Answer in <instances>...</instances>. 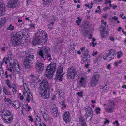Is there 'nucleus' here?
I'll list each match as a JSON object with an SVG mask.
<instances>
[{
  "label": "nucleus",
  "instance_id": "f257e3e1",
  "mask_svg": "<svg viewBox=\"0 0 126 126\" xmlns=\"http://www.w3.org/2000/svg\"><path fill=\"white\" fill-rule=\"evenodd\" d=\"M8 55V57L4 58L2 62L4 63L5 64L7 63V61L10 62V63L13 70L11 69L8 68L7 70L10 71L11 72L14 74L16 73V71L17 72H19L20 71V69L17 61L16 60H13L12 62V59L13 56L12 53L10 52H8L7 53Z\"/></svg>",
  "mask_w": 126,
  "mask_h": 126
},
{
  "label": "nucleus",
  "instance_id": "f03ea898",
  "mask_svg": "<svg viewBox=\"0 0 126 126\" xmlns=\"http://www.w3.org/2000/svg\"><path fill=\"white\" fill-rule=\"evenodd\" d=\"M28 37L26 32H24L23 33L22 32H18L11 38V42L15 45H21L24 43V40L27 42L26 39Z\"/></svg>",
  "mask_w": 126,
  "mask_h": 126
},
{
  "label": "nucleus",
  "instance_id": "7ed1b4c3",
  "mask_svg": "<svg viewBox=\"0 0 126 126\" xmlns=\"http://www.w3.org/2000/svg\"><path fill=\"white\" fill-rule=\"evenodd\" d=\"M47 35L45 32L41 29L38 30L36 33V37L32 41L33 44L35 45L39 44H44L47 40Z\"/></svg>",
  "mask_w": 126,
  "mask_h": 126
},
{
  "label": "nucleus",
  "instance_id": "20e7f679",
  "mask_svg": "<svg viewBox=\"0 0 126 126\" xmlns=\"http://www.w3.org/2000/svg\"><path fill=\"white\" fill-rule=\"evenodd\" d=\"M49 50V47L44 46L41 48L40 50L38 51L37 54L44 60L47 59L50 61L52 59L51 56L47 54Z\"/></svg>",
  "mask_w": 126,
  "mask_h": 126
},
{
  "label": "nucleus",
  "instance_id": "39448f33",
  "mask_svg": "<svg viewBox=\"0 0 126 126\" xmlns=\"http://www.w3.org/2000/svg\"><path fill=\"white\" fill-rule=\"evenodd\" d=\"M56 68V63L51 62L46 68L45 72L46 76L48 78H52L55 73Z\"/></svg>",
  "mask_w": 126,
  "mask_h": 126
},
{
  "label": "nucleus",
  "instance_id": "423d86ee",
  "mask_svg": "<svg viewBox=\"0 0 126 126\" xmlns=\"http://www.w3.org/2000/svg\"><path fill=\"white\" fill-rule=\"evenodd\" d=\"M2 119L3 122L6 123H11L13 120V115L8 110H5L0 111Z\"/></svg>",
  "mask_w": 126,
  "mask_h": 126
},
{
  "label": "nucleus",
  "instance_id": "0eeeda50",
  "mask_svg": "<svg viewBox=\"0 0 126 126\" xmlns=\"http://www.w3.org/2000/svg\"><path fill=\"white\" fill-rule=\"evenodd\" d=\"M23 53L25 55L26 57L24 61V64L25 66H27L26 67H28V66L31 64L32 61L33 59L34 56L28 51L23 52Z\"/></svg>",
  "mask_w": 126,
  "mask_h": 126
},
{
  "label": "nucleus",
  "instance_id": "6e6552de",
  "mask_svg": "<svg viewBox=\"0 0 126 126\" xmlns=\"http://www.w3.org/2000/svg\"><path fill=\"white\" fill-rule=\"evenodd\" d=\"M23 87L24 88V90L23 92V94L26 98V100L29 102L30 101V100H32V96L30 93V91L29 89L25 83H23Z\"/></svg>",
  "mask_w": 126,
  "mask_h": 126
},
{
  "label": "nucleus",
  "instance_id": "1a4fd4ad",
  "mask_svg": "<svg viewBox=\"0 0 126 126\" xmlns=\"http://www.w3.org/2000/svg\"><path fill=\"white\" fill-rule=\"evenodd\" d=\"M102 25L100 28V31L101 37L103 38H106L108 36V32L106 30V22H104V20H101Z\"/></svg>",
  "mask_w": 126,
  "mask_h": 126
},
{
  "label": "nucleus",
  "instance_id": "9d476101",
  "mask_svg": "<svg viewBox=\"0 0 126 126\" xmlns=\"http://www.w3.org/2000/svg\"><path fill=\"white\" fill-rule=\"evenodd\" d=\"M41 114L45 121L47 122L48 121L49 123H51L52 122V119L51 118L48 117V110L47 109L44 108L42 110L41 109Z\"/></svg>",
  "mask_w": 126,
  "mask_h": 126
},
{
  "label": "nucleus",
  "instance_id": "9b49d317",
  "mask_svg": "<svg viewBox=\"0 0 126 126\" xmlns=\"http://www.w3.org/2000/svg\"><path fill=\"white\" fill-rule=\"evenodd\" d=\"M78 73L76 69L73 67L69 68L68 71L67 76L71 79H74L75 77H77L78 75Z\"/></svg>",
  "mask_w": 126,
  "mask_h": 126
},
{
  "label": "nucleus",
  "instance_id": "f8f14e48",
  "mask_svg": "<svg viewBox=\"0 0 126 126\" xmlns=\"http://www.w3.org/2000/svg\"><path fill=\"white\" fill-rule=\"evenodd\" d=\"M63 67L62 66H60L58 68L56 73L55 79L57 80H58L61 81L62 78L63 77L64 73H63Z\"/></svg>",
  "mask_w": 126,
  "mask_h": 126
},
{
  "label": "nucleus",
  "instance_id": "ddd939ff",
  "mask_svg": "<svg viewBox=\"0 0 126 126\" xmlns=\"http://www.w3.org/2000/svg\"><path fill=\"white\" fill-rule=\"evenodd\" d=\"M100 77V75L98 74H95L93 75L90 83L91 86H95L98 84Z\"/></svg>",
  "mask_w": 126,
  "mask_h": 126
},
{
  "label": "nucleus",
  "instance_id": "4468645a",
  "mask_svg": "<svg viewBox=\"0 0 126 126\" xmlns=\"http://www.w3.org/2000/svg\"><path fill=\"white\" fill-rule=\"evenodd\" d=\"M39 90L47 89L49 86L48 82L46 79H43L39 85Z\"/></svg>",
  "mask_w": 126,
  "mask_h": 126
},
{
  "label": "nucleus",
  "instance_id": "2eb2a0df",
  "mask_svg": "<svg viewBox=\"0 0 126 126\" xmlns=\"http://www.w3.org/2000/svg\"><path fill=\"white\" fill-rule=\"evenodd\" d=\"M107 105L108 106L107 109V112L109 113L112 112H113V108L115 106V104L114 102L113 101H109L107 103V104H105L104 105Z\"/></svg>",
  "mask_w": 126,
  "mask_h": 126
},
{
  "label": "nucleus",
  "instance_id": "dca6fc26",
  "mask_svg": "<svg viewBox=\"0 0 126 126\" xmlns=\"http://www.w3.org/2000/svg\"><path fill=\"white\" fill-rule=\"evenodd\" d=\"M39 91V93L42 98L44 99H47L49 98L50 94L49 91H47V89Z\"/></svg>",
  "mask_w": 126,
  "mask_h": 126
},
{
  "label": "nucleus",
  "instance_id": "f3484780",
  "mask_svg": "<svg viewBox=\"0 0 126 126\" xmlns=\"http://www.w3.org/2000/svg\"><path fill=\"white\" fill-rule=\"evenodd\" d=\"M19 4L18 1L12 0L10 1L7 3V6L10 8L15 7L18 6Z\"/></svg>",
  "mask_w": 126,
  "mask_h": 126
},
{
  "label": "nucleus",
  "instance_id": "a211bd4d",
  "mask_svg": "<svg viewBox=\"0 0 126 126\" xmlns=\"http://www.w3.org/2000/svg\"><path fill=\"white\" fill-rule=\"evenodd\" d=\"M63 118V120L66 123L70 122L71 119L70 115L68 111H66L64 113Z\"/></svg>",
  "mask_w": 126,
  "mask_h": 126
},
{
  "label": "nucleus",
  "instance_id": "6ab92c4d",
  "mask_svg": "<svg viewBox=\"0 0 126 126\" xmlns=\"http://www.w3.org/2000/svg\"><path fill=\"white\" fill-rule=\"evenodd\" d=\"M37 70L39 73H41L44 69V64L41 62L38 61L36 63Z\"/></svg>",
  "mask_w": 126,
  "mask_h": 126
},
{
  "label": "nucleus",
  "instance_id": "aec40b11",
  "mask_svg": "<svg viewBox=\"0 0 126 126\" xmlns=\"http://www.w3.org/2000/svg\"><path fill=\"white\" fill-rule=\"evenodd\" d=\"M78 82L82 86L85 87L86 85V79L85 78L82 77L78 78Z\"/></svg>",
  "mask_w": 126,
  "mask_h": 126
},
{
  "label": "nucleus",
  "instance_id": "412c9836",
  "mask_svg": "<svg viewBox=\"0 0 126 126\" xmlns=\"http://www.w3.org/2000/svg\"><path fill=\"white\" fill-rule=\"evenodd\" d=\"M86 116L87 117H90V119L92 116L93 112L92 109L90 107H88L86 109Z\"/></svg>",
  "mask_w": 126,
  "mask_h": 126
},
{
  "label": "nucleus",
  "instance_id": "4be33fe9",
  "mask_svg": "<svg viewBox=\"0 0 126 126\" xmlns=\"http://www.w3.org/2000/svg\"><path fill=\"white\" fill-rule=\"evenodd\" d=\"M5 5L3 3L0 4V16L3 15L5 12Z\"/></svg>",
  "mask_w": 126,
  "mask_h": 126
},
{
  "label": "nucleus",
  "instance_id": "5701e85b",
  "mask_svg": "<svg viewBox=\"0 0 126 126\" xmlns=\"http://www.w3.org/2000/svg\"><path fill=\"white\" fill-rule=\"evenodd\" d=\"M108 53L112 59L115 56L116 53L115 50L113 49H111L109 50Z\"/></svg>",
  "mask_w": 126,
  "mask_h": 126
},
{
  "label": "nucleus",
  "instance_id": "b1692460",
  "mask_svg": "<svg viewBox=\"0 0 126 126\" xmlns=\"http://www.w3.org/2000/svg\"><path fill=\"white\" fill-rule=\"evenodd\" d=\"M7 21L6 18H0V28L3 26Z\"/></svg>",
  "mask_w": 126,
  "mask_h": 126
},
{
  "label": "nucleus",
  "instance_id": "393cba45",
  "mask_svg": "<svg viewBox=\"0 0 126 126\" xmlns=\"http://www.w3.org/2000/svg\"><path fill=\"white\" fill-rule=\"evenodd\" d=\"M109 87L108 86L105 85L104 86H102L100 88V91L103 93L105 92H107L109 90Z\"/></svg>",
  "mask_w": 126,
  "mask_h": 126
},
{
  "label": "nucleus",
  "instance_id": "a878e982",
  "mask_svg": "<svg viewBox=\"0 0 126 126\" xmlns=\"http://www.w3.org/2000/svg\"><path fill=\"white\" fill-rule=\"evenodd\" d=\"M11 104L14 108L17 109L19 107V105L18 102L16 101H12Z\"/></svg>",
  "mask_w": 126,
  "mask_h": 126
},
{
  "label": "nucleus",
  "instance_id": "bb28decb",
  "mask_svg": "<svg viewBox=\"0 0 126 126\" xmlns=\"http://www.w3.org/2000/svg\"><path fill=\"white\" fill-rule=\"evenodd\" d=\"M103 58L105 60L110 61L112 59L109 54L108 53H105L104 54L103 56Z\"/></svg>",
  "mask_w": 126,
  "mask_h": 126
},
{
  "label": "nucleus",
  "instance_id": "cd10ccee",
  "mask_svg": "<svg viewBox=\"0 0 126 126\" xmlns=\"http://www.w3.org/2000/svg\"><path fill=\"white\" fill-rule=\"evenodd\" d=\"M3 91L4 93L6 95H12V92L7 88L5 87L3 88Z\"/></svg>",
  "mask_w": 126,
  "mask_h": 126
},
{
  "label": "nucleus",
  "instance_id": "c85d7f7f",
  "mask_svg": "<svg viewBox=\"0 0 126 126\" xmlns=\"http://www.w3.org/2000/svg\"><path fill=\"white\" fill-rule=\"evenodd\" d=\"M79 122L81 125L82 126H86V123L84 120L83 118L81 116L79 117Z\"/></svg>",
  "mask_w": 126,
  "mask_h": 126
},
{
  "label": "nucleus",
  "instance_id": "c756f323",
  "mask_svg": "<svg viewBox=\"0 0 126 126\" xmlns=\"http://www.w3.org/2000/svg\"><path fill=\"white\" fill-rule=\"evenodd\" d=\"M50 107V109L52 112H53L54 111L57 110V108L56 105L53 104H51Z\"/></svg>",
  "mask_w": 126,
  "mask_h": 126
},
{
  "label": "nucleus",
  "instance_id": "7c9ffc66",
  "mask_svg": "<svg viewBox=\"0 0 126 126\" xmlns=\"http://www.w3.org/2000/svg\"><path fill=\"white\" fill-rule=\"evenodd\" d=\"M12 91L14 94H15L17 89V86L15 84H13L12 86Z\"/></svg>",
  "mask_w": 126,
  "mask_h": 126
},
{
  "label": "nucleus",
  "instance_id": "2f4dec72",
  "mask_svg": "<svg viewBox=\"0 0 126 126\" xmlns=\"http://www.w3.org/2000/svg\"><path fill=\"white\" fill-rule=\"evenodd\" d=\"M36 120L35 123V125L37 126H39L40 125L41 123L40 122V118L37 116L36 117Z\"/></svg>",
  "mask_w": 126,
  "mask_h": 126
},
{
  "label": "nucleus",
  "instance_id": "473e14b6",
  "mask_svg": "<svg viewBox=\"0 0 126 126\" xmlns=\"http://www.w3.org/2000/svg\"><path fill=\"white\" fill-rule=\"evenodd\" d=\"M88 57L82 56V60L85 63H89L90 62V60L89 59L87 58Z\"/></svg>",
  "mask_w": 126,
  "mask_h": 126
},
{
  "label": "nucleus",
  "instance_id": "72a5a7b5",
  "mask_svg": "<svg viewBox=\"0 0 126 126\" xmlns=\"http://www.w3.org/2000/svg\"><path fill=\"white\" fill-rule=\"evenodd\" d=\"M83 53L84 57H88L89 58H91V56L88 54L89 51L87 49H86L85 50V51H83Z\"/></svg>",
  "mask_w": 126,
  "mask_h": 126
},
{
  "label": "nucleus",
  "instance_id": "f704fd0d",
  "mask_svg": "<svg viewBox=\"0 0 126 126\" xmlns=\"http://www.w3.org/2000/svg\"><path fill=\"white\" fill-rule=\"evenodd\" d=\"M92 39V41L90 43V45L93 47H94L96 44L97 43L95 42V39L94 38H93Z\"/></svg>",
  "mask_w": 126,
  "mask_h": 126
},
{
  "label": "nucleus",
  "instance_id": "c9c22d12",
  "mask_svg": "<svg viewBox=\"0 0 126 126\" xmlns=\"http://www.w3.org/2000/svg\"><path fill=\"white\" fill-rule=\"evenodd\" d=\"M59 96V97H63L64 95V92L62 90H61L58 92Z\"/></svg>",
  "mask_w": 126,
  "mask_h": 126
},
{
  "label": "nucleus",
  "instance_id": "e433bc0d",
  "mask_svg": "<svg viewBox=\"0 0 126 126\" xmlns=\"http://www.w3.org/2000/svg\"><path fill=\"white\" fill-rule=\"evenodd\" d=\"M59 103L61 105L62 108H66V106L65 104V102L63 100L62 101H60Z\"/></svg>",
  "mask_w": 126,
  "mask_h": 126
},
{
  "label": "nucleus",
  "instance_id": "4c0bfd02",
  "mask_svg": "<svg viewBox=\"0 0 126 126\" xmlns=\"http://www.w3.org/2000/svg\"><path fill=\"white\" fill-rule=\"evenodd\" d=\"M101 110L100 108L99 107H96L95 109V113L98 114L100 113V111Z\"/></svg>",
  "mask_w": 126,
  "mask_h": 126
},
{
  "label": "nucleus",
  "instance_id": "58836bf2",
  "mask_svg": "<svg viewBox=\"0 0 126 126\" xmlns=\"http://www.w3.org/2000/svg\"><path fill=\"white\" fill-rule=\"evenodd\" d=\"M14 26L11 24H10L8 26L7 29L8 30L12 31L14 29Z\"/></svg>",
  "mask_w": 126,
  "mask_h": 126
},
{
  "label": "nucleus",
  "instance_id": "ea45409f",
  "mask_svg": "<svg viewBox=\"0 0 126 126\" xmlns=\"http://www.w3.org/2000/svg\"><path fill=\"white\" fill-rule=\"evenodd\" d=\"M122 62V60H120L115 62L114 63L115 65V66H118L119 64H120Z\"/></svg>",
  "mask_w": 126,
  "mask_h": 126
},
{
  "label": "nucleus",
  "instance_id": "a19ab883",
  "mask_svg": "<svg viewBox=\"0 0 126 126\" xmlns=\"http://www.w3.org/2000/svg\"><path fill=\"white\" fill-rule=\"evenodd\" d=\"M5 102L7 104L9 105L11 104L12 101L11 100L5 98L4 100Z\"/></svg>",
  "mask_w": 126,
  "mask_h": 126
},
{
  "label": "nucleus",
  "instance_id": "79ce46f5",
  "mask_svg": "<svg viewBox=\"0 0 126 126\" xmlns=\"http://www.w3.org/2000/svg\"><path fill=\"white\" fill-rule=\"evenodd\" d=\"M93 5V3L92 2L90 4L88 3L87 4H85V6L86 7L88 8L89 9L91 8L92 7V5Z\"/></svg>",
  "mask_w": 126,
  "mask_h": 126
},
{
  "label": "nucleus",
  "instance_id": "37998d69",
  "mask_svg": "<svg viewBox=\"0 0 126 126\" xmlns=\"http://www.w3.org/2000/svg\"><path fill=\"white\" fill-rule=\"evenodd\" d=\"M122 56L123 54L122 52L121 51H119L117 52V56L118 58H120L121 57H122Z\"/></svg>",
  "mask_w": 126,
  "mask_h": 126
},
{
  "label": "nucleus",
  "instance_id": "c03bdc74",
  "mask_svg": "<svg viewBox=\"0 0 126 126\" xmlns=\"http://www.w3.org/2000/svg\"><path fill=\"white\" fill-rule=\"evenodd\" d=\"M54 116L55 117H57L59 116V114L58 110L54 111L53 112H52Z\"/></svg>",
  "mask_w": 126,
  "mask_h": 126
},
{
  "label": "nucleus",
  "instance_id": "a18cd8bd",
  "mask_svg": "<svg viewBox=\"0 0 126 126\" xmlns=\"http://www.w3.org/2000/svg\"><path fill=\"white\" fill-rule=\"evenodd\" d=\"M77 18L78 19L76 21V23H77V25H80L79 23L81 22L82 19L80 18L79 17H78Z\"/></svg>",
  "mask_w": 126,
  "mask_h": 126
},
{
  "label": "nucleus",
  "instance_id": "49530a36",
  "mask_svg": "<svg viewBox=\"0 0 126 126\" xmlns=\"http://www.w3.org/2000/svg\"><path fill=\"white\" fill-rule=\"evenodd\" d=\"M97 9L95 11V12L98 13H101V9H100V6H98L97 7Z\"/></svg>",
  "mask_w": 126,
  "mask_h": 126
},
{
  "label": "nucleus",
  "instance_id": "de8ad7c7",
  "mask_svg": "<svg viewBox=\"0 0 126 126\" xmlns=\"http://www.w3.org/2000/svg\"><path fill=\"white\" fill-rule=\"evenodd\" d=\"M35 78L33 75H31L30 77V79H31L32 80V81H31V82L32 83H33V82L35 81Z\"/></svg>",
  "mask_w": 126,
  "mask_h": 126
},
{
  "label": "nucleus",
  "instance_id": "09e8293b",
  "mask_svg": "<svg viewBox=\"0 0 126 126\" xmlns=\"http://www.w3.org/2000/svg\"><path fill=\"white\" fill-rule=\"evenodd\" d=\"M56 43L57 44H59L62 42V40L60 38H58L55 41Z\"/></svg>",
  "mask_w": 126,
  "mask_h": 126
},
{
  "label": "nucleus",
  "instance_id": "8fccbe9b",
  "mask_svg": "<svg viewBox=\"0 0 126 126\" xmlns=\"http://www.w3.org/2000/svg\"><path fill=\"white\" fill-rule=\"evenodd\" d=\"M28 120L29 121L32 122L33 121V118L32 116L31 115H29L28 116Z\"/></svg>",
  "mask_w": 126,
  "mask_h": 126
},
{
  "label": "nucleus",
  "instance_id": "3c124183",
  "mask_svg": "<svg viewBox=\"0 0 126 126\" xmlns=\"http://www.w3.org/2000/svg\"><path fill=\"white\" fill-rule=\"evenodd\" d=\"M83 92L82 91H80V92H78L77 93V94L78 95V97H82L83 95Z\"/></svg>",
  "mask_w": 126,
  "mask_h": 126
},
{
  "label": "nucleus",
  "instance_id": "603ef678",
  "mask_svg": "<svg viewBox=\"0 0 126 126\" xmlns=\"http://www.w3.org/2000/svg\"><path fill=\"white\" fill-rule=\"evenodd\" d=\"M6 84L7 85L8 87L9 88L12 87V86L10 84V82L8 80L6 81Z\"/></svg>",
  "mask_w": 126,
  "mask_h": 126
},
{
  "label": "nucleus",
  "instance_id": "864d4df0",
  "mask_svg": "<svg viewBox=\"0 0 126 126\" xmlns=\"http://www.w3.org/2000/svg\"><path fill=\"white\" fill-rule=\"evenodd\" d=\"M30 27V28H35V24L33 23H31L29 24Z\"/></svg>",
  "mask_w": 126,
  "mask_h": 126
},
{
  "label": "nucleus",
  "instance_id": "5fc2aeb1",
  "mask_svg": "<svg viewBox=\"0 0 126 126\" xmlns=\"http://www.w3.org/2000/svg\"><path fill=\"white\" fill-rule=\"evenodd\" d=\"M111 2L110 0H105L104 4L106 5L108 3H110Z\"/></svg>",
  "mask_w": 126,
  "mask_h": 126
},
{
  "label": "nucleus",
  "instance_id": "6e6d98bb",
  "mask_svg": "<svg viewBox=\"0 0 126 126\" xmlns=\"http://www.w3.org/2000/svg\"><path fill=\"white\" fill-rule=\"evenodd\" d=\"M88 23V22H86L84 24H82V27H86L89 26Z\"/></svg>",
  "mask_w": 126,
  "mask_h": 126
},
{
  "label": "nucleus",
  "instance_id": "4d7b16f0",
  "mask_svg": "<svg viewBox=\"0 0 126 126\" xmlns=\"http://www.w3.org/2000/svg\"><path fill=\"white\" fill-rule=\"evenodd\" d=\"M115 124H116V126H118L120 125L118 123V121L117 120H116L115 122L113 123V125Z\"/></svg>",
  "mask_w": 126,
  "mask_h": 126
},
{
  "label": "nucleus",
  "instance_id": "13d9d810",
  "mask_svg": "<svg viewBox=\"0 0 126 126\" xmlns=\"http://www.w3.org/2000/svg\"><path fill=\"white\" fill-rule=\"evenodd\" d=\"M110 40L111 41L114 42L115 41V38L113 36H110L109 38Z\"/></svg>",
  "mask_w": 126,
  "mask_h": 126
},
{
  "label": "nucleus",
  "instance_id": "bf43d9fd",
  "mask_svg": "<svg viewBox=\"0 0 126 126\" xmlns=\"http://www.w3.org/2000/svg\"><path fill=\"white\" fill-rule=\"evenodd\" d=\"M107 68L109 69H110L111 68V64H109L107 66Z\"/></svg>",
  "mask_w": 126,
  "mask_h": 126
},
{
  "label": "nucleus",
  "instance_id": "052dcab7",
  "mask_svg": "<svg viewBox=\"0 0 126 126\" xmlns=\"http://www.w3.org/2000/svg\"><path fill=\"white\" fill-rule=\"evenodd\" d=\"M19 97L20 98V99L21 100H23V97L21 95V94L20 93L18 95Z\"/></svg>",
  "mask_w": 126,
  "mask_h": 126
},
{
  "label": "nucleus",
  "instance_id": "680f3d73",
  "mask_svg": "<svg viewBox=\"0 0 126 126\" xmlns=\"http://www.w3.org/2000/svg\"><path fill=\"white\" fill-rule=\"evenodd\" d=\"M26 3L27 5H29L32 3V1L31 0H27Z\"/></svg>",
  "mask_w": 126,
  "mask_h": 126
},
{
  "label": "nucleus",
  "instance_id": "e2e57ef3",
  "mask_svg": "<svg viewBox=\"0 0 126 126\" xmlns=\"http://www.w3.org/2000/svg\"><path fill=\"white\" fill-rule=\"evenodd\" d=\"M124 14L123 13H122L120 15V17L122 18V19H124L126 18L125 16L123 17H122V16L124 15Z\"/></svg>",
  "mask_w": 126,
  "mask_h": 126
},
{
  "label": "nucleus",
  "instance_id": "0e129e2a",
  "mask_svg": "<svg viewBox=\"0 0 126 126\" xmlns=\"http://www.w3.org/2000/svg\"><path fill=\"white\" fill-rule=\"evenodd\" d=\"M25 19L26 21H29L31 22H32V21L30 19V17H27L26 16Z\"/></svg>",
  "mask_w": 126,
  "mask_h": 126
},
{
  "label": "nucleus",
  "instance_id": "69168bd1",
  "mask_svg": "<svg viewBox=\"0 0 126 126\" xmlns=\"http://www.w3.org/2000/svg\"><path fill=\"white\" fill-rule=\"evenodd\" d=\"M103 0H94V1L96 3H98L99 2H101Z\"/></svg>",
  "mask_w": 126,
  "mask_h": 126
},
{
  "label": "nucleus",
  "instance_id": "338daca9",
  "mask_svg": "<svg viewBox=\"0 0 126 126\" xmlns=\"http://www.w3.org/2000/svg\"><path fill=\"white\" fill-rule=\"evenodd\" d=\"M105 121L104 122V124H106L107 123L108 124L109 123V121L108 120H107L106 119H105Z\"/></svg>",
  "mask_w": 126,
  "mask_h": 126
},
{
  "label": "nucleus",
  "instance_id": "774afa93",
  "mask_svg": "<svg viewBox=\"0 0 126 126\" xmlns=\"http://www.w3.org/2000/svg\"><path fill=\"white\" fill-rule=\"evenodd\" d=\"M110 8L108 6H106L105 7V8L103 9V10L104 11H106L108 9H110Z\"/></svg>",
  "mask_w": 126,
  "mask_h": 126
}]
</instances>
